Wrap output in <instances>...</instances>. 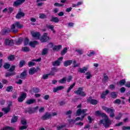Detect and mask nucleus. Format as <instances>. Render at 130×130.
Wrapping results in <instances>:
<instances>
[{
  "label": "nucleus",
  "instance_id": "obj_1",
  "mask_svg": "<svg viewBox=\"0 0 130 130\" xmlns=\"http://www.w3.org/2000/svg\"><path fill=\"white\" fill-rule=\"evenodd\" d=\"M95 115L96 116H102L103 119L100 121V123L104 125L105 127H108L111 124V121L109 120L106 114L102 113L101 111H96L95 112Z\"/></svg>",
  "mask_w": 130,
  "mask_h": 130
},
{
  "label": "nucleus",
  "instance_id": "obj_2",
  "mask_svg": "<svg viewBox=\"0 0 130 130\" xmlns=\"http://www.w3.org/2000/svg\"><path fill=\"white\" fill-rule=\"evenodd\" d=\"M87 111H88V110L87 109L81 110V109H79L76 111V115H77V116H80L81 114V117H77L74 120L70 119L69 120V122L70 123H75V122H76V121H78V120H81V121H82L86 115H88V114L86 113Z\"/></svg>",
  "mask_w": 130,
  "mask_h": 130
},
{
  "label": "nucleus",
  "instance_id": "obj_3",
  "mask_svg": "<svg viewBox=\"0 0 130 130\" xmlns=\"http://www.w3.org/2000/svg\"><path fill=\"white\" fill-rule=\"evenodd\" d=\"M23 27V25L21 24L19 22L17 21L11 25V30L13 33H17L18 31V28L22 29Z\"/></svg>",
  "mask_w": 130,
  "mask_h": 130
},
{
  "label": "nucleus",
  "instance_id": "obj_4",
  "mask_svg": "<svg viewBox=\"0 0 130 130\" xmlns=\"http://www.w3.org/2000/svg\"><path fill=\"white\" fill-rule=\"evenodd\" d=\"M103 110H105L106 112H107V113H109L110 117L113 118V117H115L114 109L110 108H107L106 107H103Z\"/></svg>",
  "mask_w": 130,
  "mask_h": 130
},
{
  "label": "nucleus",
  "instance_id": "obj_5",
  "mask_svg": "<svg viewBox=\"0 0 130 130\" xmlns=\"http://www.w3.org/2000/svg\"><path fill=\"white\" fill-rule=\"evenodd\" d=\"M24 45H28L29 44L31 47H35V45L38 44V42L37 41H31L29 43V40L27 38H25L24 40Z\"/></svg>",
  "mask_w": 130,
  "mask_h": 130
},
{
  "label": "nucleus",
  "instance_id": "obj_6",
  "mask_svg": "<svg viewBox=\"0 0 130 130\" xmlns=\"http://www.w3.org/2000/svg\"><path fill=\"white\" fill-rule=\"evenodd\" d=\"M48 47H51L52 48V49L54 51H58L60 49H61V45H53V43H50L48 45Z\"/></svg>",
  "mask_w": 130,
  "mask_h": 130
},
{
  "label": "nucleus",
  "instance_id": "obj_7",
  "mask_svg": "<svg viewBox=\"0 0 130 130\" xmlns=\"http://www.w3.org/2000/svg\"><path fill=\"white\" fill-rule=\"evenodd\" d=\"M15 66H12L10 69H9V73H6V77H11V76H14L16 74V73L14 71H15Z\"/></svg>",
  "mask_w": 130,
  "mask_h": 130
},
{
  "label": "nucleus",
  "instance_id": "obj_8",
  "mask_svg": "<svg viewBox=\"0 0 130 130\" xmlns=\"http://www.w3.org/2000/svg\"><path fill=\"white\" fill-rule=\"evenodd\" d=\"M49 40H50V38L47 33H44L41 38V42H47V41H49Z\"/></svg>",
  "mask_w": 130,
  "mask_h": 130
},
{
  "label": "nucleus",
  "instance_id": "obj_9",
  "mask_svg": "<svg viewBox=\"0 0 130 130\" xmlns=\"http://www.w3.org/2000/svg\"><path fill=\"white\" fill-rule=\"evenodd\" d=\"M74 93L77 95H80V96H82L83 97L86 96V93L83 91L82 87H79L77 90L74 91Z\"/></svg>",
  "mask_w": 130,
  "mask_h": 130
},
{
  "label": "nucleus",
  "instance_id": "obj_10",
  "mask_svg": "<svg viewBox=\"0 0 130 130\" xmlns=\"http://www.w3.org/2000/svg\"><path fill=\"white\" fill-rule=\"evenodd\" d=\"M31 36L36 39H39L40 37V33L38 31H31Z\"/></svg>",
  "mask_w": 130,
  "mask_h": 130
},
{
  "label": "nucleus",
  "instance_id": "obj_11",
  "mask_svg": "<svg viewBox=\"0 0 130 130\" xmlns=\"http://www.w3.org/2000/svg\"><path fill=\"white\" fill-rule=\"evenodd\" d=\"M14 41L11 39H6L4 41L5 45H13Z\"/></svg>",
  "mask_w": 130,
  "mask_h": 130
},
{
  "label": "nucleus",
  "instance_id": "obj_12",
  "mask_svg": "<svg viewBox=\"0 0 130 130\" xmlns=\"http://www.w3.org/2000/svg\"><path fill=\"white\" fill-rule=\"evenodd\" d=\"M10 106H12V103H9L7 108H2V111L4 112L5 114H7V113L10 112V110H11Z\"/></svg>",
  "mask_w": 130,
  "mask_h": 130
},
{
  "label": "nucleus",
  "instance_id": "obj_13",
  "mask_svg": "<svg viewBox=\"0 0 130 130\" xmlns=\"http://www.w3.org/2000/svg\"><path fill=\"white\" fill-rule=\"evenodd\" d=\"M62 59H63V58L62 57L59 58L57 60L53 62V66H54V67H57L59 66L61 61H62Z\"/></svg>",
  "mask_w": 130,
  "mask_h": 130
},
{
  "label": "nucleus",
  "instance_id": "obj_14",
  "mask_svg": "<svg viewBox=\"0 0 130 130\" xmlns=\"http://www.w3.org/2000/svg\"><path fill=\"white\" fill-rule=\"evenodd\" d=\"M39 71H40V68H37V69H35L32 68L29 70L28 73L29 75H34V74H35V73L38 72Z\"/></svg>",
  "mask_w": 130,
  "mask_h": 130
},
{
  "label": "nucleus",
  "instance_id": "obj_15",
  "mask_svg": "<svg viewBox=\"0 0 130 130\" xmlns=\"http://www.w3.org/2000/svg\"><path fill=\"white\" fill-rule=\"evenodd\" d=\"M88 69H89V65H87L86 67H84L83 68H79L78 69V72L81 74H83L84 73H86V72L88 71Z\"/></svg>",
  "mask_w": 130,
  "mask_h": 130
},
{
  "label": "nucleus",
  "instance_id": "obj_16",
  "mask_svg": "<svg viewBox=\"0 0 130 130\" xmlns=\"http://www.w3.org/2000/svg\"><path fill=\"white\" fill-rule=\"evenodd\" d=\"M27 96V94L26 93L23 92L21 93L20 96L18 98V102H23L24 101V100L26 98Z\"/></svg>",
  "mask_w": 130,
  "mask_h": 130
},
{
  "label": "nucleus",
  "instance_id": "obj_17",
  "mask_svg": "<svg viewBox=\"0 0 130 130\" xmlns=\"http://www.w3.org/2000/svg\"><path fill=\"white\" fill-rule=\"evenodd\" d=\"M87 101L89 103H90V104H92L93 105H95L98 103V101H97V100H94L91 97H89Z\"/></svg>",
  "mask_w": 130,
  "mask_h": 130
},
{
  "label": "nucleus",
  "instance_id": "obj_18",
  "mask_svg": "<svg viewBox=\"0 0 130 130\" xmlns=\"http://www.w3.org/2000/svg\"><path fill=\"white\" fill-rule=\"evenodd\" d=\"M25 1L26 0H17L14 3V6L15 7H18V6H20L23 3H25Z\"/></svg>",
  "mask_w": 130,
  "mask_h": 130
},
{
  "label": "nucleus",
  "instance_id": "obj_19",
  "mask_svg": "<svg viewBox=\"0 0 130 130\" xmlns=\"http://www.w3.org/2000/svg\"><path fill=\"white\" fill-rule=\"evenodd\" d=\"M24 16H25V13L21 11H19L16 15V18L17 19H21V18H22V17H24Z\"/></svg>",
  "mask_w": 130,
  "mask_h": 130
},
{
  "label": "nucleus",
  "instance_id": "obj_20",
  "mask_svg": "<svg viewBox=\"0 0 130 130\" xmlns=\"http://www.w3.org/2000/svg\"><path fill=\"white\" fill-rule=\"evenodd\" d=\"M62 89H63V86H59L57 87L54 88L53 91L54 93H56V92H57V91L62 90Z\"/></svg>",
  "mask_w": 130,
  "mask_h": 130
},
{
  "label": "nucleus",
  "instance_id": "obj_21",
  "mask_svg": "<svg viewBox=\"0 0 130 130\" xmlns=\"http://www.w3.org/2000/svg\"><path fill=\"white\" fill-rule=\"evenodd\" d=\"M109 90H106L105 92L102 93L101 98H102L103 99H105L106 97V95H107V94H109Z\"/></svg>",
  "mask_w": 130,
  "mask_h": 130
},
{
  "label": "nucleus",
  "instance_id": "obj_22",
  "mask_svg": "<svg viewBox=\"0 0 130 130\" xmlns=\"http://www.w3.org/2000/svg\"><path fill=\"white\" fill-rule=\"evenodd\" d=\"M33 103H36V100L35 99H29L26 101V104L30 105L33 104Z\"/></svg>",
  "mask_w": 130,
  "mask_h": 130
},
{
  "label": "nucleus",
  "instance_id": "obj_23",
  "mask_svg": "<svg viewBox=\"0 0 130 130\" xmlns=\"http://www.w3.org/2000/svg\"><path fill=\"white\" fill-rule=\"evenodd\" d=\"M47 28L48 29H50V30H51L52 31L53 33H55V30H54V26L53 25H46Z\"/></svg>",
  "mask_w": 130,
  "mask_h": 130
},
{
  "label": "nucleus",
  "instance_id": "obj_24",
  "mask_svg": "<svg viewBox=\"0 0 130 130\" xmlns=\"http://www.w3.org/2000/svg\"><path fill=\"white\" fill-rule=\"evenodd\" d=\"M27 77V71L22 72L20 75L21 79H25Z\"/></svg>",
  "mask_w": 130,
  "mask_h": 130
},
{
  "label": "nucleus",
  "instance_id": "obj_25",
  "mask_svg": "<svg viewBox=\"0 0 130 130\" xmlns=\"http://www.w3.org/2000/svg\"><path fill=\"white\" fill-rule=\"evenodd\" d=\"M63 64L64 67H68V66H71V64H72V60H69L65 61L63 63Z\"/></svg>",
  "mask_w": 130,
  "mask_h": 130
},
{
  "label": "nucleus",
  "instance_id": "obj_26",
  "mask_svg": "<svg viewBox=\"0 0 130 130\" xmlns=\"http://www.w3.org/2000/svg\"><path fill=\"white\" fill-rule=\"evenodd\" d=\"M85 75L86 76V78L87 80H90V79L92 78V74H91V73H90L89 72H86Z\"/></svg>",
  "mask_w": 130,
  "mask_h": 130
},
{
  "label": "nucleus",
  "instance_id": "obj_27",
  "mask_svg": "<svg viewBox=\"0 0 130 130\" xmlns=\"http://www.w3.org/2000/svg\"><path fill=\"white\" fill-rule=\"evenodd\" d=\"M50 117H51V115L49 113H47L43 117V119H47Z\"/></svg>",
  "mask_w": 130,
  "mask_h": 130
},
{
  "label": "nucleus",
  "instance_id": "obj_28",
  "mask_svg": "<svg viewBox=\"0 0 130 130\" xmlns=\"http://www.w3.org/2000/svg\"><path fill=\"white\" fill-rule=\"evenodd\" d=\"M120 86H124L125 85V79H122L119 81Z\"/></svg>",
  "mask_w": 130,
  "mask_h": 130
},
{
  "label": "nucleus",
  "instance_id": "obj_29",
  "mask_svg": "<svg viewBox=\"0 0 130 130\" xmlns=\"http://www.w3.org/2000/svg\"><path fill=\"white\" fill-rule=\"evenodd\" d=\"M75 85H76V83H74L72 85H71L70 86V87L68 89L67 93H70V92H71V90H72V89H73L74 88V87H75Z\"/></svg>",
  "mask_w": 130,
  "mask_h": 130
},
{
  "label": "nucleus",
  "instance_id": "obj_30",
  "mask_svg": "<svg viewBox=\"0 0 130 130\" xmlns=\"http://www.w3.org/2000/svg\"><path fill=\"white\" fill-rule=\"evenodd\" d=\"M17 120H18V117L16 116H14L12 118L11 122L12 123H14L17 122Z\"/></svg>",
  "mask_w": 130,
  "mask_h": 130
},
{
  "label": "nucleus",
  "instance_id": "obj_31",
  "mask_svg": "<svg viewBox=\"0 0 130 130\" xmlns=\"http://www.w3.org/2000/svg\"><path fill=\"white\" fill-rule=\"evenodd\" d=\"M52 22H54V23H58L59 22V19L57 17H52L51 20Z\"/></svg>",
  "mask_w": 130,
  "mask_h": 130
},
{
  "label": "nucleus",
  "instance_id": "obj_32",
  "mask_svg": "<svg viewBox=\"0 0 130 130\" xmlns=\"http://www.w3.org/2000/svg\"><path fill=\"white\" fill-rule=\"evenodd\" d=\"M30 51V49L28 48L27 47H23L22 48V51H23L24 52H28V51Z\"/></svg>",
  "mask_w": 130,
  "mask_h": 130
},
{
  "label": "nucleus",
  "instance_id": "obj_33",
  "mask_svg": "<svg viewBox=\"0 0 130 130\" xmlns=\"http://www.w3.org/2000/svg\"><path fill=\"white\" fill-rule=\"evenodd\" d=\"M57 72V69H56V68H54L52 69V71L51 72V73H50L51 75V76H53V75H54V73Z\"/></svg>",
  "mask_w": 130,
  "mask_h": 130
},
{
  "label": "nucleus",
  "instance_id": "obj_34",
  "mask_svg": "<svg viewBox=\"0 0 130 130\" xmlns=\"http://www.w3.org/2000/svg\"><path fill=\"white\" fill-rule=\"evenodd\" d=\"M1 130H15V129L12 127L6 126L3 127Z\"/></svg>",
  "mask_w": 130,
  "mask_h": 130
},
{
  "label": "nucleus",
  "instance_id": "obj_35",
  "mask_svg": "<svg viewBox=\"0 0 130 130\" xmlns=\"http://www.w3.org/2000/svg\"><path fill=\"white\" fill-rule=\"evenodd\" d=\"M66 81H67V78L64 77L63 78V79H60L59 81V82L60 83V84H64V83H66Z\"/></svg>",
  "mask_w": 130,
  "mask_h": 130
},
{
  "label": "nucleus",
  "instance_id": "obj_36",
  "mask_svg": "<svg viewBox=\"0 0 130 130\" xmlns=\"http://www.w3.org/2000/svg\"><path fill=\"white\" fill-rule=\"evenodd\" d=\"M48 52V49L45 48L43 50L42 54V55H45V54H47Z\"/></svg>",
  "mask_w": 130,
  "mask_h": 130
},
{
  "label": "nucleus",
  "instance_id": "obj_37",
  "mask_svg": "<svg viewBox=\"0 0 130 130\" xmlns=\"http://www.w3.org/2000/svg\"><path fill=\"white\" fill-rule=\"evenodd\" d=\"M95 52L94 51H90V52L88 54V56H93V55H94L95 54Z\"/></svg>",
  "mask_w": 130,
  "mask_h": 130
},
{
  "label": "nucleus",
  "instance_id": "obj_38",
  "mask_svg": "<svg viewBox=\"0 0 130 130\" xmlns=\"http://www.w3.org/2000/svg\"><path fill=\"white\" fill-rule=\"evenodd\" d=\"M27 127H28V125H23L19 127V129L20 130L26 129L27 128Z\"/></svg>",
  "mask_w": 130,
  "mask_h": 130
},
{
  "label": "nucleus",
  "instance_id": "obj_39",
  "mask_svg": "<svg viewBox=\"0 0 130 130\" xmlns=\"http://www.w3.org/2000/svg\"><path fill=\"white\" fill-rule=\"evenodd\" d=\"M110 95L112 98H116L117 97V93L116 92H112Z\"/></svg>",
  "mask_w": 130,
  "mask_h": 130
},
{
  "label": "nucleus",
  "instance_id": "obj_40",
  "mask_svg": "<svg viewBox=\"0 0 130 130\" xmlns=\"http://www.w3.org/2000/svg\"><path fill=\"white\" fill-rule=\"evenodd\" d=\"M67 51H68V48H65L61 52V55H64L67 53Z\"/></svg>",
  "mask_w": 130,
  "mask_h": 130
},
{
  "label": "nucleus",
  "instance_id": "obj_41",
  "mask_svg": "<svg viewBox=\"0 0 130 130\" xmlns=\"http://www.w3.org/2000/svg\"><path fill=\"white\" fill-rule=\"evenodd\" d=\"M55 7H63V4L60 3H56L54 4Z\"/></svg>",
  "mask_w": 130,
  "mask_h": 130
},
{
  "label": "nucleus",
  "instance_id": "obj_42",
  "mask_svg": "<svg viewBox=\"0 0 130 130\" xmlns=\"http://www.w3.org/2000/svg\"><path fill=\"white\" fill-rule=\"evenodd\" d=\"M21 123L23 125H27V121H26V119H22L21 121Z\"/></svg>",
  "mask_w": 130,
  "mask_h": 130
},
{
  "label": "nucleus",
  "instance_id": "obj_43",
  "mask_svg": "<svg viewBox=\"0 0 130 130\" xmlns=\"http://www.w3.org/2000/svg\"><path fill=\"white\" fill-rule=\"evenodd\" d=\"M122 114L121 113H119L118 115L115 117V119L117 120H119L121 118Z\"/></svg>",
  "mask_w": 130,
  "mask_h": 130
},
{
  "label": "nucleus",
  "instance_id": "obj_44",
  "mask_svg": "<svg viewBox=\"0 0 130 130\" xmlns=\"http://www.w3.org/2000/svg\"><path fill=\"white\" fill-rule=\"evenodd\" d=\"M76 51L79 54H83V50L82 49H76Z\"/></svg>",
  "mask_w": 130,
  "mask_h": 130
},
{
  "label": "nucleus",
  "instance_id": "obj_45",
  "mask_svg": "<svg viewBox=\"0 0 130 130\" xmlns=\"http://www.w3.org/2000/svg\"><path fill=\"white\" fill-rule=\"evenodd\" d=\"M8 59L9 60H14L15 59V56L11 55L8 56Z\"/></svg>",
  "mask_w": 130,
  "mask_h": 130
},
{
  "label": "nucleus",
  "instance_id": "obj_46",
  "mask_svg": "<svg viewBox=\"0 0 130 130\" xmlns=\"http://www.w3.org/2000/svg\"><path fill=\"white\" fill-rule=\"evenodd\" d=\"M109 80V78L108 76H105L104 77V78L103 79V82H105V83H106V82H107V81H108Z\"/></svg>",
  "mask_w": 130,
  "mask_h": 130
},
{
  "label": "nucleus",
  "instance_id": "obj_47",
  "mask_svg": "<svg viewBox=\"0 0 130 130\" xmlns=\"http://www.w3.org/2000/svg\"><path fill=\"white\" fill-rule=\"evenodd\" d=\"M6 91H7V92H11V91H13V87L12 86L8 87L6 89Z\"/></svg>",
  "mask_w": 130,
  "mask_h": 130
},
{
  "label": "nucleus",
  "instance_id": "obj_48",
  "mask_svg": "<svg viewBox=\"0 0 130 130\" xmlns=\"http://www.w3.org/2000/svg\"><path fill=\"white\" fill-rule=\"evenodd\" d=\"M50 75V73L49 74L44 75L43 76V79H44V80H46V79H48V76Z\"/></svg>",
  "mask_w": 130,
  "mask_h": 130
},
{
  "label": "nucleus",
  "instance_id": "obj_49",
  "mask_svg": "<svg viewBox=\"0 0 130 130\" xmlns=\"http://www.w3.org/2000/svg\"><path fill=\"white\" fill-rule=\"evenodd\" d=\"M28 112L30 114H32V113H35V112H33V109L32 108H28Z\"/></svg>",
  "mask_w": 130,
  "mask_h": 130
},
{
  "label": "nucleus",
  "instance_id": "obj_50",
  "mask_svg": "<svg viewBox=\"0 0 130 130\" xmlns=\"http://www.w3.org/2000/svg\"><path fill=\"white\" fill-rule=\"evenodd\" d=\"M39 108V107L38 106H37L35 108H33L32 109H33V111L32 112H37V111H38V109Z\"/></svg>",
  "mask_w": 130,
  "mask_h": 130
},
{
  "label": "nucleus",
  "instance_id": "obj_51",
  "mask_svg": "<svg viewBox=\"0 0 130 130\" xmlns=\"http://www.w3.org/2000/svg\"><path fill=\"white\" fill-rule=\"evenodd\" d=\"M4 68L5 69H9L10 68V67H11V66L10 65V64L8 63H6L4 66Z\"/></svg>",
  "mask_w": 130,
  "mask_h": 130
},
{
  "label": "nucleus",
  "instance_id": "obj_52",
  "mask_svg": "<svg viewBox=\"0 0 130 130\" xmlns=\"http://www.w3.org/2000/svg\"><path fill=\"white\" fill-rule=\"evenodd\" d=\"M120 92L121 93H124V92H125V88L124 87H122L120 89Z\"/></svg>",
  "mask_w": 130,
  "mask_h": 130
},
{
  "label": "nucleus",
  "instance_id": "obj_53",
  "mask_svg": "<svg viewBox=\"0 0 130 130\" xmlns=\"http://www.w3.org/2000/svg\"><path fill=\"white\" fill-rule=\"evenodd\" d=\"M109 89H110L111 90H114L115 89V86H114V85L113 84H112V85H110L109 86Z\"/></svg>",
  "mask_w": 130,
  "mask_h": 130
},
{
  "label": "nucleus",
  "instance_id": "obj_54",
  "mask_svg": "<svg viewBox=\"0 0 130 130\" xmlns=\"http://www.w3.org/2000/svg\"><path fill=\"white\" fill-rule=\"evenodd\" d=\"M72 79H73V77L69 76L67 78H66V80L67 82H71V81H72Z\"/></svg>",
  "mask_w": 130,
  "mask_h": 130
},
{
  "label": "nucleus",
  "instance_id": "obj_55",
  "mask_svg": "<svg viewBox=\"0 0 130 130\" xmlns=\"http://www.w3.org/2000/svg\"><path fill=\"white\" fill-rule=\"evenodd\" d=\"M40 19H45V18H46V15L43 14H40Z\"/></svg>",
  "mask_w": 130,
  "mask_h": 130
},
{
  "label": "nucleus",
  "instance_id": "obj_56",
  "mask_svg": "<svg viewBox=\"0 0 130 130\" xmlns=\"http://www.w3.org/2000/svg\"><path fill=\"white\" fill-rule=\"evenodd\" d=\"M120 102H121V101H120V100L119 99H117L114 102V103L115 104H120Z\"/></svg>",
  "mask_w": 130,
  "mask_h": 130
},
{
  "label": "nucleus",
  "instance_id": "obj_57",
  "mask_svg": "<svg viewBox=\"0 0 130 130\" xmlns=\"http://www.w3.org/2000/svg\"><path fill=\"white\" fill-rule=\"evenodd\" d=\"M122 129H123V130H126V129L130 130V126H123L122 127Z\"/></svg>",
  "mask_w": 130,
  "mask_h": 130
},
{
  "label": "nucleus",
  "instance_id": "obj_58",
  "mask_svg": "<svg viewBox=\"0 0 130 130\" xmlns=\"http://www.w3.org/2000/svg\"><path fill=\"white\" fill-rule=\"evenodd\" d=\"M24 64H25V61H21L19 63V67H20V68H22V67H23Z\"/></svg>",
  "mask_w": 130,
  "mask_h": 130
},
{
  "label": "nucleus",
  "instance_id": "obj_59",
  "mask_svg": "<svg viewBox=\"0 0 130 130\" xmlns=\"http://www.w3.org/2000/svg\"><path fill=\"white\" fill-rule=\"evenodd\" d=\"M44 108L43 107H41L39 109V112H44Z\"/></svg>",
  "mask_w": 130,
  "mask_h": 130
},
{
  "label": "nucleus",
  "instance_id": "obj_60",
  "mask_svg": "<svg viewBox=\"0 0 130 130\" xmlns=\"http://www.w3.org/2000/svg\"><path fill=\"white\" fill-rule=\"evenodd\" d=\"M44 99L45 100H48L49 99V95L46 94L44 96Z\"/></svg>",
  "mask_w": 130,
  "mask_h": 130
},
{
  "label": "nucleus",
  "instance_id": "obj_61",
  "mask_svg": "<svg viewBox=\"0 0 130 130\" xmlns=\"http://www.w3.org/2000/svg\"><path fill=\"white\" fill-rule=\"evenodd\" d=\"M8 13H12V12L14 11V9H13V8L10 7L8 9Z\"/></svg>",
  "mask_w": 130,
  "mask_h": 130
},
{
  "label": "nucleus",
  "instance_id": "obj_62",
  "mask_svg": "<svg viewBox=\"0 0 130 130\" xmlns=\"http://www.w3.org/2000/svg\"><path fill=\"white\" fill-rule=\"evenodd\" d=\"M22 41H23L22 39H19L18 41H17V44H20V43H22Z\"/></svg>",
  "mask_w": 130,
  "mask_h": 130
},
{
  "label": "nucleus",
  "instance_id": "obj_63",
  "mask_svg": "<svg viewBox=\"0 0 130 130\" xmlns=\"http://www.w3.org/2000/svg\"><path fill=\"white\" fill-rule=\"evenodd\" d=\"M34 64H35V63L34 62H32V61L29 62L28 63V66L29 67H32V66H34Z\"/></svg>",
  "mask_w": 130,
  "mask_h": 130
},
{
  "label": "nucleus",
  "instance_id": "obj_64",
  "mask_svg": "<svg viewBox=\"0 0 130 130\" xmlns=\"http://www.w3.org/2000/svg\"><path fill=\"white\" fill-rule=\"evenodd\" d=\"M125 87H127V88H130V82H127L125 85Z\"/></svg>",
  "mask_w": 130,
  "mask_h": 130
}]
</instances>
